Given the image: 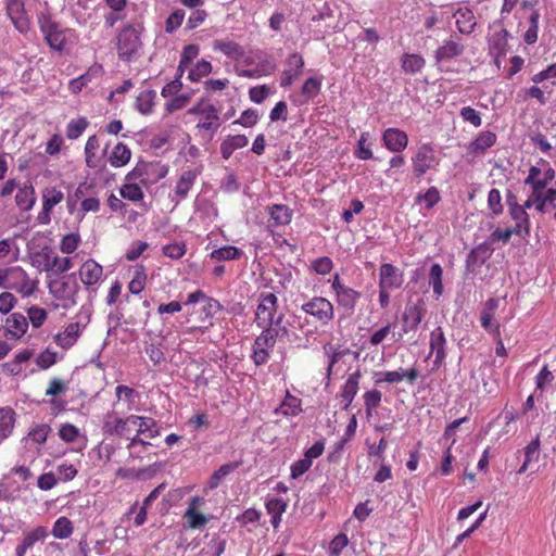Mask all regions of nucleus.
Returning <instances> with one entry per match:
<instances>
[{
	"instance_id": "11",
	"label": "nucleus",
	"mask_w": 556,
	"mask_h": 556,
	"mask_svg": "<svg viewBox=\"0 0 556 556\" xmlns=\"http://www.w3.org/2000/svg\"><path fill=\"white\" fill-rule=\"evenodd\" d=\"M498 307V300L489 299L480 314L481 326L491 334L500 338V324L493 320L494 313Z\"/></svg>"
},
{
	"instance_id": "13",
	"label": "nucleus",
	"mask_w": 556,
	"mask_h": 556,
	"mask_svg": "<svg viewBox=\"0 0 556 556\" xmlns=\"http://www.w3.org/2000/svg\"><path fill=\"white\" fill-rule=\"evenodd\" d=\"M103 268L93 260H87L79 269V277L81 282L87 286L96 285L102 277Z\"/></svg>"
},
{
	"instance_id": "37",
	"label": "nucleus",
	"mask_w": 556,
	"mask_h": 556,
	"mask_svg": "<svg viewBox=\"0 0 556 556\" xmlns=\"http://www.w3.org/2000/svg\"><path fill=\"white\" fill-rule=\"evenodd\" d=\"M425 65V60L418 54H404L402 59V68L404 72L415 74Z\"/></svg>"
},
{
	"instance_id": "18",
	"label": "nucleus",
	"mask_w": 556,
	"mask_h": 556,
	"mask_svg": "<svg viewBox=\"0 0 556 556\" xmlns=\"http://www.w3.org/2000/svg\"><path fill=\"white\" fill-rule=\"evenodd\" d=\"M361 376V370H356L355 372L351 374L342 388L341 396L345 402L343 407L344 409L349 408L355 395L357 394Z\"/></svg>"
},
{
	"instance_id": "22",
	"label": "nucleus",
	"mask_w": 556,
	"mask_h": 556,
	"mask_svg": "<svg viewBox=\"0 0 556 556\" xmlns=\"http://www.w3.org/2000/svg\"><path fill=\"white\" fill-rule=\"evenodd\" d=\"M213 49L223 52L233 60H239L245 54L244 49L239 43L231 40H215L213 42Z\"/></svg>"
},
{
	"instance_id": "57",
	"label": "nucleus",
	"mask_w": 556,
	"mask_h": 556,
	"mask_svg": "<svg viewBox=\"0 0 556 556\" xmlns=\"http://www.w3.org/2000/svg\"><path fill=\"white\" fill-rule=\"evenodd\" d=\"M66 390H67V382H65L59 378H53L49 382V387L46 390V395L55 397L59 394L66 392Z\"/></svg>"
},
{
	"instance_id": "55",
	"label": "nucleus",
	"mask_w": 556,
	"mask_h": 556,
	"mask_svg": "<svg viewBox=\"0 0 556 556\" xmlns=\"http://www.w3.org/2000/svg\"><path fill=\"white\" fill-rule=\"evenodd\" d=\"M348 543L349 539L344 533H339L336 535L329 545L330 556H339Z\"/></svg>"
},
{
	"instance_id": "41",
	"label": "nucleus",
	"mask_w": 556,
	"mask_h": 556,
	"mask_svg": "<svg viewBox=\"0 0 556 556\" xmlns=\"http://www.w3.org/2000/svg\"><path fill=\"white\" fill-rule=\"evenodd\" d=\"M443 269L440 264H433L429 273V283L433 288V292L439 296L443 292L442 283Z\"/></svg>"
},
{
	"instance_id": "9",
	"label": "nucleus",
	"mask_w": 556,
	"mask_h": 556,
	"mask_svg": "<svg viewBox=\"0 0 556 556\" xmlns=\"http://www.w3.org/2000/svg\"><path fill=\"white\" fill-rule=\"evenodd\" d=\"M380 289H396L403 283V273L392 264L384 263L380 266Z\"/></svg>"
},
{
	"instance_id": "6",
	"label": "nucleus",
	"mask_w": 556,
	"mask_h": 556,
	"mask_svg": "<svg viewBox=\"0 0 556 556\" xmlns=\"http://www.w3.org/2000/svg\"><path fill=\"white\" fill-rule=\"evenodd\" d=\"M426 312V304L422 299H418L417 302L408 301L402 316L403 331L416 330Z\"/></svg>"
},
{
	"instance_id": "35",
	"label": "nucleus",
	"mask_w": 556,
	"mask_h": 556,
	"mask_svg": "<svg viewBox=\"0 0 556 556\" xmlns=\"http://www.w3.org/2000/svg\"><path fill=\"white\" fill-rule=\"evenodd\" d=\"M243 255L242 250L232 247L227 245L223 247L220 249H216L211 253V258L215 260L217 262L220 261H231V260H238Z\"/></svg>"
},
{
	"instance_id": "26",
	"label": "nucleus",
	"mask_w": 556,
	"mask_h": 556,
	"mask_svg": "<svg viewBox=\"0 0 556 556\" xmlns=\"http://www.w3.org/2000/svg\"><path fill=\"white\" fill-rule=\"evenodd\" d=\"M14 422L15 412L10 407L0 408V441L11 434Z\"/></svg>"
},
{
	"instance_id": "53",
	"label": "nucleus",
	"mask_w": 556,
	"mask_h": 556,
	"mask_svg": "<svg viewBox=\"0 0 556 556\" xmlns=\"http://www.w3.org/2000/svg\"><path fill=\"white\" fill-rule=\"evenodd\" d=\"M80 242V237L78 233H68L63 237L61 241V251L65 254H71L76 251L78 244Z\"/></svg>"
},
{
	"instance_id": "24",
	"label": "nucleus",
	"mask_w": 556,
	"mask_h": 556,
	"mask_svg": "<svg viewBox=\"0 0 556 556\" xmlns=\"http://www.w3.org/2000/svg\"><path fill=\"white\" fill-rule=\"evenodd\" d=\"M508 36L509 34L506 29H501L500 31L493 34L490 45V52L496 59L506 54L508 47Z\"/></svg>"
},
{
	"instance_id": "25",
	"label": "nucleus",
	"mask_w": 556,
	"mask_h": 556,
	"mask_svg": "<svg viewBox=\"0 0 556 556\" xmlns=\"http://www.w3.org/2000/svg\"><path fill=\"white\" fill-rule=\"evenodd\" d=\"M140 416L130 415L126 418L117 419V428L114 429L116 435L121 438L130 439V434L136 431Z\"/></svg>"
},
{
	"instance_id": "1",
	"label": "nucleus",
	"mask_w": 556,
	"mask_h": 556,
	"mask_svg": "<svg viewBox=\"0 0 556 556\" xmlns=\"http://www.w3.org/2000/svg\"><path fill=\"white\" fill-rule=\"evenodd\" d=\"M142 27L128 24L124 26L117 35L116 49L118 56L125 61L130 59L141 48V35Z\"/></svg>"
},
{
	"instance_id": "28",
	"label": "nucleus",
	"mask_w": 556,
	"mask_h": 556,
	"mask_svg": "<svg viewBox=\"0 0 556 556\" xmlns=\"http://www.w3.org/2000/svg\"><path fill=\"white\" fill-rule=\"evenodd\" d=\"M496 141V135L492 131H482L470 143L469 150L473 153H483L488 148L492 147Z\"/></svg>"
},
{
	"instance_id": "58",
	"label": "nucleus",
	"mask_w": 556,
	"mask_h": 556,
	"mask_svg": "<svg viewBox=\"0 0 556 556\" xmlns=\"http://www.w3.org/2000/svg\"><path fill=\"white\" fill-rule=\"evenodd\" d=\"M441 197L439 190L435 187H430L425 194H419L417 197V201L424 200L427 202L426 208L430 210L439 201Z\"/></svg>"
},
{
	"instance_id": "52",
	"label": "nucleus",
	"mask_w": 556,
	"mask_h": 556,
	"mask_svg": "<svg viewBox=\"0 0 556 556\" xmlns=\"http://www.w3.org/2000/svg\"><path fill=\"white\" fill-rule=\"evenodd\" d=\"M121 195L130 201H139L143 198V192L138 185L126 184L121 188Z\"/></svg>"
},
{
	"instance_id": "48",
	"label": "nucleus",
	"mask_w": 556,
	"mask_h": 556,
	"mask_svg": "<svg viewBox=\"0 0 556 556\" xmlns=\"http://www.w3.org/2000/svg\"><path fill=\"white\" fill-rule=\"evenodd\" d=\"M212 72V64L206 60L199 61L193 68L190 70L188 78L192 81H199L202 77Z\"/></svg>"
},
{
	"instance_id": "44",
	"label": "nucleus",
	"mask_w": 556,
	"mask_h": 556,
	"mask_svg": "<svg viewBox=\"0 0 556 556\" xmlns=\"http://www.w3.org/2000/svg\"><path fill=\"white\" fill-rule=\"evenodd\" d=\"M149 433L148 438H155L160 434L156 421L150 417H140L137 426V433Z\"/></svg>"
},
{
	"instance_id": "2",
	"label": "nucleus",
	"mask_w": 556,
	"mask_h": 556,
	"mask_svg": "<svg viewBox=\"0 0 556 556\" xmlns=\"http://www.w3.org/2000/svg\"><path fill=\"white\" fill-rule=\"evenodd\" d=\"M36 262H38L39 265L42 264L43 270L51 271L53 275L66 273L73 266L72 258H60L49 247L42 248L41 251L36 254Z\"/></svg>"
},
{
	"instance_id": "23",
	"label": "nucleus",
	"mask_w": 556,
	"mask_h": 556,
	"mask_svg": "<svg viewBox=\"0 0 556 556\" xmlns=\"http://www.w3.org/2000/svg\"><path fill=\"white\" fill-rule=\"evenodd\" d=\"M302 412L301 400L291 395L289 391L282 403L275 409L276 415L298 416Z\"/></svg>"
},
{
	"instance_id": "4",
	"label": "nucleus",
	"mask_w": 556,
	"mask_h": 556,
	"mask_svg": "<svg viewBox=\"0 0 556 556\" xmlns=\"http://www.w3.org/2000/svg\"><path fill=\"white\" fill-rule=\"evenodd\" d=\"M277 306L278 299L274 293H261L260 303L256 307L254 318V321L257 325V327L261 328L264 325H268V323L271 321L273 318H275Z\"/></svg>"
},
{
	"instance_id": "5",
	"label": "nucleus",
	"mask_w": 556,
	"mask_h": 556,
	"mask_svg": "<svg viewBox=\"0 0 556 556\" xmlns=\"http://www.w3.org/2000/svg\"><path fill=\"white\" fill-rule=\"evenodd\" d=\"M305 314H308L319 320L321 324H327L333 318V306L330 301L321 296H315L301 306Z\"/></svg>"
},
{
	"instance_id": "59",
	"label": "nucleus",
	"mask_w": 556,
	"mask_h": 556,
	"mask_svg": "<svg viewBox=\"0 0 556 556\" xmlns=\"http://www.w3.org/2000/svg\"><path fill=\"white\" fill-rule=\"evenodd\" d=\"M199 46L194 43L187 45L180 55L181 65H189L199 55Z\"/></svg>"
},
{
	"instance_id": "21",
	"label": "nucleus",
	"mask_w": 556,
	"mask_h": 556,
	"mask_svg": "<svg viewBox=\"0 0 556 556\" xmlns=\"http://www.w3.org/2000/svg\"><path fill=\"white\" fill-rule=\"evenodd\" d=\"M249 140L248 137L244 135H235V136H228L222 143H220V153L223 159L228 160L233 151L237 149L243 148L248 144Z\"/></svg>"
},
{
	"instance_id": "40",
	"label": "nucleus",
	"mask_w": 556,
	"mask_h": 556,
	"mask_svg": "<svg viewBox=\"0 0 556 556\" xmlns=\"http://www.w3.org/2000/svg\"><path fill=\"white\" fill-rule=\"evenodd\" d=\"M184 518L187 519L188 528L198 529L206 525L207 518L193 507H188Z\"/></svg>"
},
{
	"instance_id": "27",
	"label": "nucleus",
	"mask_w": 556,
	"mask_h": 556,
	"mask_svg": "<svg viewBox=\"0 0 556 556\" xmlns=\"http://www.w3.org/2000/svg\"><path fill=\"white\" fill-rule=\"evenodd\" d=\"M35 201V189L31 185H25L23 188H20L15 195L16 205L23 211L30 210Z\"/></svg>"
},
{
	"instance_id": "43",
	"label": "nucleus",
	"mask_w": 556,
	"mask_h": 556,
	"mask_svg": "<svg viewBox=\"0 0 556 556\" xmlns=\"http://www.w3.org/2000/svg\"><path fill=\"white\" fill-rule=\"evenodd\" d=\"M45 211H51L53 206L63 200V192L56 188H47L42 194Z\"/></svg>"
},
{
	"instance_id": "14",
	"label": "nucleus",
	"mask_w": 556,
	"mask_h": 556,
	"mask_svg": "<svg viewBox=\"0 0 556 556\" xmlns=\"http://www.w3.org/2000/svg\"><path fill=\"white\" fill-rule=\"evenodd\" d=\"M383 142L386 147L393 152H400L407 147V135L396 128H388L383 132Z\"/></svg>"
},
{
	"instance_id": "61",
	"label": "nucleus",
	"mask_w": 556,
	"mask_h": 556,
	"mask_svg": "<svg viewBox=\"0 0 556 556\" xmlns=\"http://www.w3.org/2000/svg\"><path fill=\"white\" fill-rule=\"evenodd\" d=\"M36 362L40 368L47 369L55 364L56 354L54 352H51L50 350H45L39 354Z\"/></svg>"
},
{
	"instance_id": "31",
	"label": "nucleus",
	"mask_w": 556,
	"mask_h": 556,
	"mask_svg": "<svg viewBox=\"0 0 556 556\" xmlns=\"http://www.w3.org/2000/svg\"><path fill=\"white\" fill-rule=\"evenodd\" d=\"M270 217L278 226L288 225L291 222L292 210L283 204H275L270 207Z\"/></svg>"
},
{
	"instance_id": "7",
	"label": "nucleus",
	"mask_w": 556,
	"mask_h": 556,
	"mask_svg": "<svg viewBox=\"0 0 556 556\" xmlns=\"http://www.w3.org/2000/svg\"><path fill=\"white\" fill-rule=\"evenodd\" d=\"M39 22L40 29L43 33L48 45L54 50H62L65 43V35L63 30L59 28V25L46 16L40 18Z\"/></svg>"
},
{
	"instance_id": "56",
	"label": "nucleus",
	"mask_w": 556,
	"mask_h": 556,
	"mask_svg": "<svg viewBox=\"0 0 556 556\" xmlns=\"http://www.w3.org/2000/svg\"><path fill=\"white\" fill-rule=\"evenodd\" d=\"M258 121V113L256 110L248 109L245 110L239 119H236L232 124H239L243 127H252Z\"/></svg>"
},
{
	"instance_id": "60",
	"label": "nucleus",
	"mask_w": 556,
	"mask_h": 556,
	"mask_svg": "<svg viewBox=\"0 0 556 556\" xmlns=\"http://www.w3.org/2000/svg\"><path fill=\"white\" fill-rule=\"evenodd\" d=\"M78 434V429L72 424H64L59 430L60 438L65 442H74Z\"/></svg>"
},
{
	"instance_id": "39",
	"label": "nucleus",
	"mask_w": 556,
	"mask_h": 556,
	"mask_svg": "<svg viewBox=\"0 0 556 556\" xmlns=\"http://www.w3.org/2000/svg\"><path fill=\"white\" fill-rule=\"evenodd\" d=\"M73 533V526L68 518L60 517L53 526L52 534L56 539H66Z\"/></svg>"
},
{
	"instance_id": "12",
	"label": "nucleus",
	"mask_w": 556,
	"mask_h": 556,
	"mask_svg": "<svg viewBox=\"0 0 556 556\" xmlns=\"http://www.w3.org/2000/svg\"><path fill=\"white\" fill-rule=\"evenodd\" d=\"M446 339L441 327H437L430 333V354L435 352L433 368L439 369L445 359Z\"/></svg>"
},
{
	"instance_id": "34",
	"label": "nucleus",
	"mask_w": 556,
	"mask_h": 556,
	"mask_svg": "<svg viewBox=\"0 0 556 556\" xmlns=\"http://www.w3.org/2000/svg\"><path fill=\"white\" fill-rule=\"evenodd\" d=\"M361 293L356 290L345 287L337 293L338 303L346 309H353Z\"/></svg>"
},
{
	"instance_id": "17",
	"label": "nucleus",
	"mask_w": 556,
	"mask_h": 556,
	"mask_svg": "<svg viewBox=\"0 0 556 556\" xmlns=\"http://www.w3.org/2000/svg\"><path fill=\"white\" fill-rule=\"evenodd\" d=\"M464 46L460 42L454 40H446L441 47H439L435 51V61L442 62L445 60H451L455 56H459L464 53Z\"/></svg>"
},
{
	"instance_id": "19",
	"label": "nucleus",
	"mask_w": 556,
	"mask_h": 556,
	"mask_svg": "<svg viewBox=\"0 0 556 556\" xmlns=\"http://www.w3.org/2000/svg\"><path fill=\"white\" fill-rule=\"evenodd\" d=\"M456 26L462 34L469 35L476 27L475 15L471 10L464 8L458 9L455 13Z\"/></svg>"
},
{
	"instance_id": "36",
	"label": "nucleus",
	"mask_w": 556,
	"mask_h": 556,
	"mask_svg": "<svg viewBox=\"0 0 556 556\" xmlns=\"http://www.w3.org/2000/svg\"><path fill=\"white\" fill-rule=\"evenodd\" d=\"M202 115L204 116V122L198 125L199 128L216 130L220 126L218 123V110L213 104L205 105V112Z\"/></svg>"
},
{
	"instance_id": "51",
	"label": "nucleus",
	"mask_w": 556,
	"mask_h": 556,
	"mask_svg": "<svg viewBox=\"0 0 556 556\" xmlns=\"http://www.w3.org/2000/svg\"><path fill=\"white\" fill-rule=\"evenodd\" d=\"M320 86L321 83L319 79L309 77L302 86V94L306 97V99H313L319 93Z\"/></svg>"
},
{
	"instance_id": "64",
	"label": "nucleus",
	"mask_w": 556,
	"mask_h": 556,
	"mask_svg": "<svg viewBox=\"0 0 556 556\" xmlns=\"http://www.w3.org/2000/svg\"><path fill=\"white\" fill-rule=\"evenodd\" d=\"M312 466V462L309 459H306L305 457L303 459H299L291 466V478L296 479L304 475Z\"/></svg>"
},
{
	"instance_id": "20",
	"label": "nucleus",
	"mask_w": 556,
	"mask_h": 556,
	"mask_svg": "<svg viewBox=\"0 0 556 556\" xmlns=\"http://www.w3.org/2000/svg\"><path fill=\"white\" fill-rule=\"evenodd\" d=\"M494 249L490 239L473 248L467 256V265H475L476 263L483 264L493 253Z\"/></svg>"
},
{
	"instance_id": "29",
	"label": "nucleus",
	"mask_w": 556,
	"mask_h": 556,
	"mask_svg": "<svg viewBox=\"0 0 556 556\" xmlns=\"http://www.w3.org/2000/svg\"><path fill=\"white\" fill-rule=\"evenodd\" d=\"M197 173L194 170H185L175 187V193L179 199H185L188 195L189 190L194 184Z\"/></svg>"
},
{
	"instance_id": "42",
	"label": "nucleus",
	"mask_w": 556,
	"mask_h": 556,
	"mask_svg": "<svg viewBox=\"0 0 556 556\" xmlns=\"http://www.w3.org/2000/svg\"><path fill=\"white\" fill-rule=\"evenodd\" d=\"M276 333L271 329H263L262 332L254 340L253 346L262 349H273L276 344Z\"/></svg>"
},
{
	"instance_id": "45",
	"label": "nucleus",
	"mask_w": 556,
	"mask_h": 556,
	"mask_svg": "<svg viewBox=\"0 0 556 556\" xmlns=\"http://www.w3.org/2000/svg\"><path fill=\"white\" fill-rule=\"evenodd\" d=\"M48 535V530L46 527L38 526L35 529H33L30 532L25 534L22 543L26 545V547L29 549L31 548L36 542L43 541Z\"/></svg>"
},
{
	"instance_id": "33",
	"label": "nucleus",
	"mask_w": 556,
	"mask_h": 556,
	"mask_svg": "<svg viewBox=\"0 0 556 556\" xmlns=\"http://www.w3.org/2000/svg\"><path fill=\"white\" fill-rule=\"evenodd\" d=\"M130 150L124 143H117L110 156V163L114 167H121L126 165L130 160Z\"/></svg>"
},
{
	"instance_id": "3",
	"label": "nucleus",
	"mask_w": 556,
	"mask_h": 556,
	"mask_svg": "<svg viewBox=\"0 0 556 556\" xmlns=\"http://www.w3.org/2000/svg\"><path fill=\"white\" fill-rule=\"evenodd\" d=\"M74 274L64 276L61 279L50 280L48 288L50 293L58 300H67L72 305L77 303L76 298L79 291V286L76 280L71 282Z\"/></svg>"
},
{
	"instance_id": "8",
	"label": "nucleus",
	"mask_w": 556,
	"mask_h": 556,
	"mask_svg": "<svg viewBox=\"0 0 556 556\" xmlns=\"http://www.w3.org/2000/svg\"><path fill=\"white\" fill-rule=\"evenodd\" d=\"M435 162L434 150L429 144H422L413 157V168L416 177H421Z\"/></svg>"
},
{
	"instance_id": "38",
	"label": "nucleus",
	"mask_w": 556,
	"mask_h": 556,
	"mask_svg": "<svg viewBox=\"0 0 556 556\" xmlns=\"http://www.w3.org/2000/svg\"><path fill=\"white\" fill-rule=\"evenodd\" d=\"M155 94L154 90H144L140 92L136 100V106L140 113L148 114L152 111Z\"/></svg>"
},
{
	"instance_id": "10",
	"label": "nucleus",
	"mask_w": 556,
	"mask_h": 556,
	"mask_svg": "<svg viewBox=\"0 0 556 556\" xmlns=\"http://www.w3.org/2000/svg\"><path fill=\"white\" fill-rule=\"evenodd\" d=\"M7 13L16 29L21 33L28 30L29 22L25 14L23 0H8Z\"/></svg>"
},
{
	"instance_id": "54",
	"label": "nucleus",
	"mask_w": 556,
	"mask_h": 556,
	"mask_svg": "<svg viewBox=\"0 0 556 556\" xmlns=\"http://www.w3.org/2000/svg\"><path fill=\"white\" fill-rule=\"evenodd\" d=\"M28 318L35 328H39L42 326L45 320L47 319V312L45 308L38 306H31L28 309Z\"/></svg>"
},
{
	"instance_id": "50",
	"label": "nucleus",
	"mask_w": 556,
	"mask_h": 556,
	"mask_svg": "<svg viewBox=\"0 0 556 556\" xmlns=\"http://www.w3.org/2000/svg\"><path fill=\"white\" fill-rule=\"evenodd\" d=\"M185 18V11L181 9L175 10L165 22V31L168 34L174 33L182 23Z\"/></svg>"
},
{
	"instance_id": "49",
	"label": "nucleus",
	"mask_w": 556,
	"mask_h": 556,
	"mask_svg": "<svg viewBox=\"0 0 556 556\" xmlns=\"http://www.w3.org/2000/svg\"><path fill=\"white\" fill-rule=\"evenodd\" d=\"M488 206L494 216L503 213L502 197L497 189L490 190L488 195Z\"/></svg>"
},
{
	"instance_id": "16",
	"label": "nucleus",
	"mask_w": 556,
	"mask_h": 556,
	"mask_svg": "<svg viewBox=\"0 0 556 556\" xmlns=\"http://www.w3.org/2000/svg\"><path fill=\"white\" fill-rule=\"evenodd\" d=\"M79 336V323H71L67 325L65 330L61 333H58L54 339L60 348L67 350L76 343Z\"/></svg>"
},
{
	"instance_id": "62",
	"label": "nucleus",
	"mask_w": 556,
	"mask_h": 556,
	"mask_svg": "<svg viewBox=\"0 0 556 556\" xmlns=\"http://www.w3.org/2000/svg\"><path fill=\"white\" fill-rule=\"evenodd\" d=\"M190 96L180 94L178 97L173 98L169 102L166 103L165 110L167 113H173L186 106L189 102Z\"/></svg>"
},
{
	"instance_id": "15",
	"label": "nucleus",
	"mask_w": 556,
	"mask_h": 556,
	"mask_svg": "<svg viewBox=\"0 0 556 556\" xmlns=\"http://www.w3.org/2000/svg\"><path fill=\"white\" fill-rule=\"evenodd\" d=\"M28 328L27 318L21 313H13L7 318V334L20 339Z\"/></svg>"
},
{
	"instance_id": "63",
	"label": "nucleus",
	"mask_w": 556,
	"mask_h": 556,
	"mask_svg": "<svg viewBox=\"0 0 556 556\" xmlns=\"http://www.w3.org/2000/svg\"><path fill=\"white\" fill-rule=\"evenodd\" d=\"M51 428L48 425H39L29 432V437L37 443H45Z\"/></svg>"
},
{
	"instance_id": "30",
	"label": "nucleus",
	"mask_w": 556,
	"mask_h": 556,
	"mask_svg": "<svg viewBox=\"0 0 556 556\" xmlns=\"http://www.w3.org/2000/svg\"><path fill=\"white\" fill-rule=\"evenodd\" d=\"M540 455V435H536L526 447H525V462L519 468L518 472H525L529 465L534 460L538 462Z\"/></svg>"
},
{
	"instance_id": "32",
	"label": "nucleus",
	"mask_w": 556,
	"mask_h": 556,
	"mask_svg": "<svg viewBox=\"0 0 556 556\" xmlns=\"http://www.w3.org/2000/svg\"><path fill=\"white\" fill-rule=\"evenodd\" d=\"M239 467V463H228L222 465L213 475L210 477L207 485L211 490L216 489L223 479L227 477L230 472L236 470Z\"/></svg>"
},
{
	"instance_id": "47",
	"label": "nucleus",
	"mask_w": 556,
	"mask_h": 556,
	"mask_svg": "<svg viewBox=\"0 0 556 556\" xmlns=\"http://www.w3.org/2000/svg\"><path fill=\"white\" fill-rule=\"evenodd\" d=\"M285 318L283 314H279L277 317L273 318L271 321L268 323V325H264L261 328L262 329H271L274 330V333H276V338H283L289 336V329L286 325L282 324Z\"/></svg>"
},
{
	"instance_id": "46",
	"label": "nucleus",
	"mask_w": 556,
	"mask_h": 556,
	"mask_svg": "<svg viewBox=\"0 0 556 556\" xmlns=\"http://www.w3.org/2000/svg\"><path fill=\"white\" fill-rule=\"evenodd\" d=\"M89 123L85 117L73 119L68 123L66 128V136L68 139H77L88 127Z\"/></svg>"
}]
</instances>
